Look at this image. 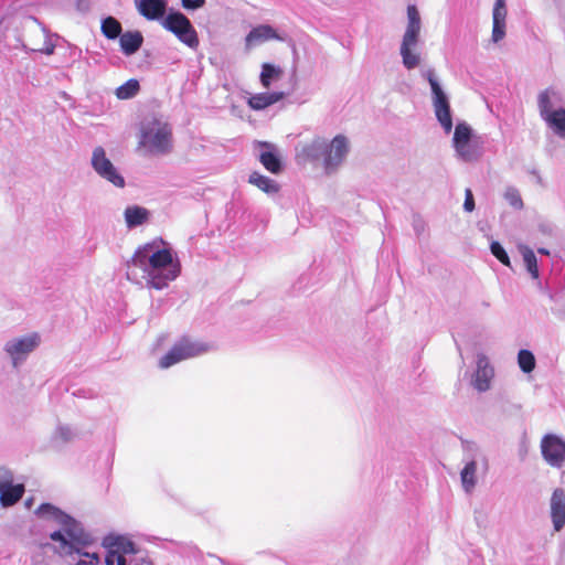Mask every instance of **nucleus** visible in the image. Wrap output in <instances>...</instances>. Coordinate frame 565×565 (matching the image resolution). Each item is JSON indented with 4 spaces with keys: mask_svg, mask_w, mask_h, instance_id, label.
<instances>
[{
    "mask_svg": "<svg viewBox=\"0 0 565 565\" xmlns=\"http://www.w3.org/2000/svg\"><path fill=\"white\" fill-rule=\"evenodd\" d=\"M518 364L524 373H531L535 367V356L529 350H520L518 353Z\"/></svg>",
    "mask_w": 565,
    "mask_h": 565,
    "instance_id": "33",
    "label": "nucleus"
},
{
    "mask_svg": "<svg viewBox=\"0 0 565 565\" xmlns=\"http://www.w3.org/2000/svg\"><path fill=\"white\" fill-rule=\"evenodd\" d=\"M162 241H153L139 246L127 263L129 279L137 276L140 269L149 287L161 290L175 280L181 273L179 258L170 248H161Z\"/></svg>",
    "mask_w": 565,
    "mask_h": 565,
    "instance_id": "1",
    "label": "nucleus"
},
{
    "mask_svg": "<svg viewBox=\"0 0 565 565\" xmlns=\"http://www.w3.org/2000/svg\"><path fill=\"white\" fill-rule=\"evenodd\" d=\"M420 30L419 12L414 4H409L407 7V25L399 47L403 65L407 70L416 68L420 64V53L417 50Z\"/></svg>",
    "mask_w": 565,
    "mask_h": 565,
    "instance_id": "4",
    "label": "nucleus"
},
{
    "mask_svg": "<svg viewBox=\"0 0 565 565\" xmlns=\"http://www.w3.org/2000/svg\"><path fill=\"white\" fill-rule=\"evenodd\" d=\"M117 565H131L125 555H120V557H117Z\"/></svg>",
    "mask_w": 565,
    "mask_h": 565,
    "instance_id": "45",
    "label": "nucleus"
},
{
    "mask_svg": "<svg viewBox=\"0 0 565 565\" xmlns=\"http://www.w3.org/2000/svg\"><path fill=\"white\" fill-rule=\"evenodd\" d=\"M32 502H33V500H32V499H28V500H25V502H24V503H25V507H26V508H31Z\"/></svg>",
    "mask_w": 565,
    "mask_h": 565,
    "instance_id": "51",
    "label": "nucleus"
},
{
    "mask_svg": "<svg viewBox=\"0 0 565 565\" xmlns=\"http://www.w3.org/2000/svg\"><path fill=\"white\" fill-rule=\"evenodd\" d=\"M550 516L554 532H561L565 526V491L556 488L550 500Z\"/></svg>",
    "mask_w": 565,
    "mask_h": 565,
    "instance_id": "13",
    "label": "nucleus"
},
{
    "mask_svg": "<svg viewBox=\"0 0 565 565\" xmlns=\"http://www.w3.org/2000/svg\"><path fill=\"white\" fill-rule=\"evenodd\" d=\"M35 514L44 520H51L61 525V530L50 534L55 543L54 551L62 556L78 554L79 559L75 565H99L100 558L97 553L84 552L89 536L83 527L68 514L51 503H42Z\"/></svg>",
    "mask_w": 565,
    "mask_h": 565,
    "instance_id": "2",
    "label": "nucleus"
},
{
    "mask_svg": "<svg viewBox=\"0 0 565 565\" xmlns=\"http://www.w3.org/2000/svg\"><path fill=\"white\" fill-rule=\"evenodd\" d=\"M537 252L542 255H550V252L546 248H539Z\"/></svg>",
    "mask_w": 565,
    "mask_h": 565,
    "instance_id": "50",
    "label": "nucleus"
},
{
    "mask_svg": "<svg viewBox=\"0 0 565 565\" xmlns=\"http://www.w3.org/2000/svg\"><path fill=\"white\" fill-rule=\"evenodd\" d=\"M117 557H120L118 553H116L113 548H109L106 558L105 564L106 565H114L117 563Z\"/></svg>",
    "mask_w": 565,
    "mask_h": 565,
    "instance_id": "42",
    "label": "nucleus"
},
{
    "mask_svg": "<svg viewBox=\"0 0 565 565\" xmlns=\"http://www.w3.org/2000/svg\"><path fill=\"white\" fill-rule=\"evenodd\" d=\"M41 337L38 332H30L8 339L2 347L6 358L13 369L22 366L29 356L40 347Z\"/></svg>",
    "mask_w": 565,
    "mask_h": 565,
    "instance_id": "7",
    "label": "nucleus"
},
{
    "mask_svg": "<svg viewBox=\"0 0 565 565\" xmlns=\"http://www.w3.org/2000/svg\"><path fill=\"white\" fill-rule=\"evenodd\" d=\"M24 493V486L22 483H11L8 488L0 491V503L2 507H11L15 504Z\"/></svg>",
    "mask_w": 565,
    "mask_h": 565,
    "instance_id": "26",
    "label": "nucleus"
},
{
    "mask_svg": "<svg viewBox=\"0 0 565 565\" xmlns=\"http://www.w3.org/2000/svg\"><path fill=\"white\" fill-rule=\"evenodd\" d=\"M505 18L501 17L500 13L492 15L493 28H492V41L494 43L500 42L505 36Z\"/></svg>",
    "mask_w": 565,
    "mask_h": 565,
    "instance_id": "34",
    "label": "nucleus"
},
{
    "mask_svg": "<svg viewBox=\"0 0 565 565\" xmlns=\"http://www.w3.org/2000/svg\"><path fill=\"white\" fill-rule=\"evenodd\" d=\"M497 13H500L501 17H507V9H505L504 0L495 1L492 15H497Z\"/></svg>",
    "mask_w": 565,
    "mask_h": 565,
    "instance_id": "40",
    "label": "nucleus"
},
{
    "mask_svg": "<svg viewBox=\"0 0 565 565\" xmlns=\"http://www.w3.org/2000/svg\"><path fill=\"white\" fill-rule=\"evenodd\" d=\"M90 164L94 171L104 180L108 181L116 188H124L126 182L124 177L118 172L113 162L107 158L103 147H96L93 150Z\"/></svg>",
    "mask_w": 565,
    "mask_h": 565,
    "instance_id": "12",
    "label": "nucleus"
},
{
    "mask_svg": "<svg viewBox=\"0 0 565 565\" xmlns=\"http://www.w3.org/2000/svg\"><path fill=\"white\" fill-rule=\"evenodd\" d=\"M205 3V0H182V6L185 9H198L201 8Z\"/></svg>",
    "mask_w": 565,
    "mask_h": 565,
    "instance_id": "41",
    "label": "nucleus"
},
{
    "mask_svg": "<svg viewBox=\"0 0 565 565\" xmlns=\"http://www.w3.org/2000/svg\"><path fill=\"white\" fill-rule=\"evenodd\" d=\"M490 250L503 265L511 266L509 255L499 242L493 241L490 245Z\"/></svg>",
    "mask_w": 565,
    "mask_h": 565,
    "instance_id": "36",
    "label": "nucleus"
},
{
    "mask_svg": "<svg viewBox=\"0 0 565 565\" xmlns=\"http://www.w3.org/2000/svg\"><path fill=\"white\" fill-rule=\"evenodd\" d=\"M532 173H533V177L536 179L537 182L542 181V178H541L540 173L536 170H533Z\"/></svg>",
    "mask_w": 565,
    "mask_h": 565,
    "instance_id": "47",
    "label": "nucleus"
},
{
    "mask_svg": "<svg viewBox=\"0 0 565 565\" xmlns=\"http://www.w3.org/2000/svg\"><path fill=\"white\" fill-rule=\"evenodd\" d=\"M540 449L542 458L552 468L561 469L565 466V439L556 434H546L542 437Z\"/></svg>",
    "mask_w": 565,
    "mask_h": 565,
    "instance_id": "11",
    "label": "nucleus"
},
{
    "mask_svg": "<svg viewBox=\"0 0 565 565\" xmlns=\"http://www.w3.org/2000/svg\"><path fill=\"white\" fill-rule=\"evenodd\" d=\"M171 128L167 122L158 119L145 121L140 130V146L150 153L163 154L171 150Z\"/></svg>",
    "mask_w": 565,
    "mask_h": 565,
    "instance_id": "5",
    "label": "nucleus"
},
{
    "mask_svg": "<svg viewBox=\"0 0 565 565\" xmlns=\"http://www.w3.org/2000/svg\"><path fill=\"white\" fill-rule=\"evenodd\" d=\"M102 33L109 40H115L120 36L122 28L118 20L113 17H107L102 21Z\"/></svg>",
    "mask_w": 565,
    "mask_h": 565,
    "instance_id": "30",
    "label": "nucleus"
},
{
    "mask_svg": "<svg viewBox=\"0 0 565 565\" xmlns=\"http://www.w3.org/2000/svg\"><path fill=\"white\" fill-rule=\"evenodd\" d=\"M532 173H533V177L536 179L537 182L542 181V178H541L540 173L536 170H533Z\"/></svg>",
    "mask_w": 565,
    "mask_h": 565,
    "instance_id": "46",
    "label": "nucleus"
},
{
    "mask_svg": "<svg viewBox=\"0 0 565 565\" xmlns=\"http://www.w3.org/2000/svg\"><path fill=\"white\" fill-rule=\"evenodd\" d=\"M480 141L472 139L462 145L455 146L457 157L465 162L477 161L481 157Z\"/></svg>",
    "mask_w": 565,
    "mask_h": 565,
    "instance_id": "20",
    "label": "nucleus"
},
{
    "mask_svg": "<svg viewBox=\"0 0 565 565\" xmlns=\"http://www.w3.org/2000/svg\"><path fill=\"white\" fill-rule=\"evenodd\" d=\"M420 76L429 83L431 103L436 118L446 134L452 130V117L447 94L444 92L440 81L433 67L420 70Z\"/></svg>",
    "mask_w": 565,
    "mask_h": 565,
    "instance_id": "6",
    "label": "nucleus"
},
{
    "mask_svg": "<svg viewBox=\"0 0 565 565\" xmlns=\"http://www.w3.org/2000/svg\"><path fill=\"white\" fill-rule=\"evenodd\" d=\"M414 230L417 235H419L424 231V224L422 221H415L414 222Z\"/></svg>",
    "mask_w": 565,
    "mask_h": 565,
    "instance_id": "44",
    "label": "nucleus"
},
{
    "mask_svg": "<svg viewBox=\"0 0 565 565\" xmlns=\"http://www.w3.org/2000/svg\"><path fill=\"white\" fill-rule=\"evenodd\" d=\"M269 40L282 42L286 38L278 34L273 26L268 24H260L249 31L246 35L245 42L247 47H252Z\"/></svg>",
    "mask_w": 565,
    "mask_h": 565,
    "instance_id": "15",
    "label": "nucleus"
},
{
    "mask_svg": "<svg viewBox=\"0 0 565 565\" xmlns=\"http://www.w3.org/2000/svg\"><path fill=\"white\" fill-rule=\"evenodd\" d=\"M532 173H533V177L536 179L537 182L542 181V178H541L540 173L536 170H533Z\"/></svg>",
    "mask_w": 565,
    "mask_h": 565,
    "instance_id": "49",
    "label": "nucleus"
},
{
    "mask_svg": "<svg viewBox=\"0 0 565 565\" xmlns=\"http://www.w3.org/2000/svg\"><path fill=\"white\" fill-rule=\"evenodd\" d=\"M55 44L52 42L50 35L44 33V42L42 46L32 47V51L40 52L46 55L54 53Z\"/></svg>",
    "mask_w": 565,
    "mask_h": 565,
    "instance_id": "37",
    "label": "nucleus"
},
{
    "mask_svg": "<svg viewBox=\"0 0 565 565\" xmlns=\"http://www.w3.org/2000/svg\"><path fill=\"white\" fill-rule=\"evenodd\" d=\"M465 466L460 471V480L466 493H471L477 484V470L481 466L488 470L487 456L475 444H467L465 447Z\"/></svg>",
    "mask_w": 565,
    "mask_h": 565,
    "instance_id": "9",
    "label": "nucleus"
},
{
    "mask_svg": "<svg viewBox=\"0 0 565 565\" xmlns=\"http://www.w3.org/2000/svg\"><path fill=\"white\" fill-rule=\"evenodd\" d=\"M13 483V473L8 468L0 466V491Z\"/></svg>",
    "mask_w": 565,
    "mask_h": 565,
    "instance_id": "38",
    "label": "nucleus"
},
{
    "mask_svg": "<svg viewBox=\"0 0 565 565\" xmlns=\"http://www.w3.org/2000/svg\"><path fill=\"white\" fill-rule=\"evenodd\" d=\"M149 212L139 205L128 206L125 212V222L129 228L143 224L148 218Z\"/></svg>",
    "mask_w": 565,
    "mask_h": 565,
    "instance_id": "25",
    "label": "nucleus"
},
{
    "mask_svg": "<svg viewBox=\"0 0 565 565\" xmlns=\"http://www.w3.org/2000/svg\"><path fill=\"white\" fill-rule=\"evenodd\" d=\"M106 545L113 548L119 555L136 554L137 548L135 543L127 536L109 535L105 540Z\"/></svg>",
    "mask_w": 565,
    "mask_h": 565,
    "instance_id": "22",
    "label": "nucleus"
},
{
    "mask_svg": "<svg viewBox=\"0 0 565 565\" xmlns=\"http://www.w3.org/2000/svg\"><path fill=\"white\" fill-rule=\"evenodd\" d=\"M213 350V345L206 342L183 338L178 341L169 352L159 361L161 369H168L183 360L196 358Z\"/></svg>",
    "mask_w": 565,
    "mask_h": 565,
    "instance_id": "8",
    "label": "nucleus"
},
{
    "mask_svg": "<svg viewBox=\"0 0 565 565\" xmlns=\"http://www.w3.org/2000/svg\"><path fill=\"white\" fill-rule=\"evenodd\" d=\"M494 376V370L490 365L488 358L480 354L477 360V370L473 375L472 384L478 392H487L491 387V381Z\"/></svg>",
    "mask_w": 565,
    "mask_h": 565,
    "instance_id": "14",
    "label": "nucleus"
},
{
    "mask_svg": "<svg viewBox=\"0 0 565 565\" xmlns=\"http://www.w3.org/2000/svg\"><path fill=\"white\" fill-rule=\"evenodd\" d=\"M351 149L350 140L344 135H337L332 140L317 137L302 146L301 153L311 161L321 160L327 174L334 173L345 161Z\"/></svg>",
    "mask_w": 565,
    "mask_h": 565,
    "instance_id": "3",
    "label": "nucleus"
},
{
    "mask_svg": "<svg viewBox=\"0 0 565 565\" xmlns=\"http://www.w3.org/2000/svg\"><path fill=\"white\" fill-rule=\"evenodd\" d=\"M77 430L70 425L58 424L52 435V443L55 446H63L77 437Z\"/></svg>",
    "mask_w": 565,
    "mask_h": 565,
    "instance_id": "27",
    "label": "nucleus"
},
{
    "mask_svg": "<svg viewBox=\"0 0 565 565\" xmlns=\"http://www.w3.org/2000/svg\"><path fill=\"white\" fill-rule=\"evenodd\" d=\"M248 182L257 186L260 191L265 192L266 194H275L279 191V184L275 180L257 171H254L249 174Z\"/></svg>",
    "mask_w": 565,
    "mask_h": 565,
    "instance_id": "24",
    "label": "nucleus"
},
{
    "mask_svg": "<svg viewBox=\"0 0 565 565\" xmlns=\"http://www.w3.org/2000/svg\"><path fill=\"white\" fill-rule=\"evenodd\" d=\"M77 10L82 12H86L89 9V2L88 0H78L76 3Z\"/></svg>",
    "mask_w": 565,
    "mask_h": 565,
    "instance_id": "43",
    "label": "nucleus"
},
{
    "mask_svg": "<svg viewBox=\"0 0 565 565\" xmlns=\"http://www.w3.org/2000/svg\"><path fill=\"white\" fill-rule=\"evenodd\" d=\"M285 97L282 92L259 93L250 96L247 100L248 106L254 110H262L276 104Z\"/></svg>",
    "mask_w": 565,
    "mask_h": 565,
    "instance_id": "19",
    "label": "nucleus"
},
{
    "mask_svg": "<svg viewBox=\"0 0 565 565\" xmlns=\"http://www.w3.org/2000/svg\"><path fill=\"white\" fill-rule=\"evenodd\" d=\"M518 249L520 254L522 255L524 265L529 274L533 279H537L540 276L539 273V266H537V258L534 254V252L526 245H519Z\"/></svg>",
    "mask_w": 565,
    "mask_h": 565,
    "instance_id": "28",
    "label": "nucleus"
},
{
    "mask_svg": "<svg viewBox=\"0 0 565 565\" xmlns=\"http://www.w3.org/2000/svg\"><path fill=\"white\" fill-rule=\"evenodd\" d=\"M463 209L467 212H472L475 209V200L470 189H467L465 192Z\"/></svg>",
    "mask_w": 565,
    "mask_h": 565,
    "instance_id": "39",
    "label": "nucleus"
},
{
    "mask_svg": "<svg viewBox=\"0 0 565 565\" xmlns=\"http://www.w3.org/2000/svg\"><path fill=\"white\" fill-rule=\"evenodd\" d=\"M138 12L147 20H158L163 17L167 0H135Z\"/></svg>",
    "mask_w": 565,
    "mask_h": 565,
    "instance_id": "17",
    "label": "nucleus"
},
{
    "mask_svg": "<svg viewBox=\"0 0 565 565\" xmlns=\"http://www.w3.org/2000/svg\"><path fill=\"white\" fill-rule=\"evenodd\" d=\"M561 138H565V108L559 107L542 118Z\"/></svg>",
    "mask_w": 565,
    "mask_h": 565,
    "instance_id": "23",
    "label": "nucleus"
},
{
    "mask_svg": "<svg viewBox=\"0 0 565 565\" xmlns=\"http://www.w3.org/2000/svg\"><path fill=\"white\" fill-rule=\"evenodd\" d=\"M505 201L515 210L523 209V201L519 190L514 186H508L504 191Z\"/></svg>",
    "mask_w": 565,
    "mask_h": 565,
    "instance_id": "35",
    "label": "nucleus"
},
{
    "mask_svg": "<svg viewBox=\"0 0 565 565\" xmlns=\"http://www.w3.org/2000/svg\"><path fill=\"white\" fill-rule=\"evenodd\" d=\"M282 70L270 63H263L259 81L263 87L269 88L274 81H278L282 76Z\"/></svg>",
    "mask_w": 565,
    "mask_h": 565,
    "instance_id": "29",
    "label": "nucleus"
},
{
    "mask_svg": "<svg viewBox=\"0 0 565 565\" xmlns=\"http://www.w3.org/2000/svg\"><path fill=\"white\" fill-rule=\"evenodd\" d=\"M142 43V34L138 31H127L119 36L120 49L127 56L135 54L141 47Z\"/></svg>",
    "mask_w": 565,
    "mask_h": 565,
    "instance_id": "21",
    "label": "nucleus"
},
{
    "mask_svg": "<svg viewBox=\"0 0 565 565\" xmlns=\"http://www.w3.org/2000/svg\"><path fill=\"white\" fill-rule=\"evenodd\" d=\"M140 89L139 82L135 78L128 79L126 83L116 88V96L118 99H130L135 97Z\"/></svg>",
    "mask_w": 565,
    "mask_h": 565,
    "instance_id": "31",
    "label": "nucleus"
},
{
    "mask_svg": "<svg viewBox=\"0 0 565 565\" xmlns=\"http://www.w3.org/2000/svg\"><path fill=\"white\" fill-rule=\"evenodd\" d=\"M470 140H472L471 127L465 121L457 124L454 132L452 146L462 145Z\"/></svg>",
    "mask_w": 565,
    "mask_h": 565,
    "instance_id": "32",
    "label": "nucleus"
},
{
    "mask_svg": "<svg viewBox=\"0 0 565 565\" xmlns=\"http://www.w3.org/2000/svg\"><path fill=\"white\" fill-rule=\"evenodd\" d=\"M162 26L191 49L199 45V39L191 21L181 12H170L162 20Z\"/></svg>",
    "mask_w": 565,
    "mask_h": 565,
    "instance_id": "10",
    "label": "nucleus"
},
{
    "mask_svg": "<svg viewBox=\"0 0 565 565\" xmlns=\"http://www.w3.org/2000/svg\"><path fill=\"white\" fill-rule=\"evenodd\" d=\"M258 145L259 147L264 148V150L259 153V161L264 168L270 173H280L282 170V163L276 147L267 141H259Z\"/></svg>",
    "mask_w": 565,
    "mask_h": 565,
    "instance_id": "16",
    "label": "nucleus"
},
{
    "mask_svg": "<svg viewBox=\"0 0 565 565\" xmlns=\"http://www.w3.org/2000/svg\"><path fill=\"white\" fill-rule=\"evenodd\" d=\"M532 173H533V177L536 179L537 182L542 181V178H541L540 173L536 170H533Z\"/></svg>",
    "mask_w": 565,
    "mask_h": 565,
    "instance_id": "48",
    "label": "nucleus"
},
{
    "mask_svg": "<svg viewBox=\"0 0 565 565\" xmlns=\"http://www.w3.org/2000/svg\"><path fill=\"white\" fill-rule=\"evenodd\" d=\"M561 102V95L553 87L542 90L537 96V107L541 118L554 111V106Z\"/></svg>",
    "mask_w": 565,
    "mask_h": 565,
    "instance_id": "18",
    "label": "nucleus"
}]
</instances>
